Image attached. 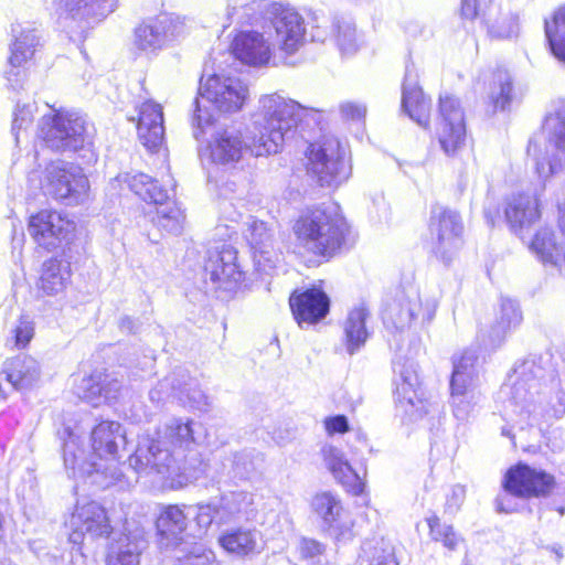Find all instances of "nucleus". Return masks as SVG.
Listing matches in <instances>:
<instances>
[{
  "label": "nucleus",
  "instance_id": "nucleus-1",
  "mask_svg": "<svg viewBox=\"0 0 565 565\" xmlns=\"http://www.w3.org/2000/svg\"><path fill=\"white\" fill-rule=\"evenodd\" d=\"M308 118L319 122L321 114L278 94L264 95L253 117L249 142L244 143L241 132L235 129L218 130L209 142L210 157L214 163L230 166L241 160L244 147L256 157L277 153L285 140L294 136L298 125Z\"/></svg>",
  "mask_w": 565,
  "mask_h": 565
},
{
  "label": "nucleus",
  "instance_id": "nucleus-2",
  "mask_svg": "<svg viewBox=\"0 0 565 565\" xmlns=\"http://www.w3.org/2000/svg\"><path fill=\"white\" fill-rule=\"evenodd\" d=\"M193 422L171 418L153 436L142 437L129 466L137 472L157 473L162 487L177 490L190 481L180 465V456L194 443Z\"/></svg>",
  "mask_w": 565,
  "mask_h": 565
},
{
  "label": "nucleus",
  "instance_id": "nucleus-3",
  "mask_svg": "<svg viewBox=\"0 0 565 565\" xmlns=\"http://www.w3.org/2000/svg\"><path fill=\"white\" fill-rule=\"evenodd\" d=\"M92 454L78 463L76 443L70 438L64 444V465L74 478L88 479L92 484L107 488L119 478L117 451L125 444V434L118 422H102L92 431Z\"/></svg>",
  "mask_w": 565,
  "mask_h": 565
},
{
  "label": "nucleus",
  "instance_id": "nucleus-4",
  "mask_svg": "<svg viewBox=\"0 0 565 565\" xmlns=\"http://www.w3.org/2000/svg\"><path fill=\"white\" fill-rule=\"evenodd\" d=\"M539 372L532 360L515 366L511 401L534 420L561 417L565 414V370L545 380L539 379Z\"/></svg>",
  "mask_w": 565,
  "mask_h": 565
},
{
  "label": "nucleus",
  "instance_id": "nucleus-5",
  "mask_svg": "<svg viewBox=\"0 0 565 565\" xmlns=\"http://www.w3.org/2000/svg\"><path fill=\"white\" fill-rule=\"evenodd\" d=\"M347 232V221L334 203L306 210L294 225L298 244L319 256H333L342 246Z\"/></svg>",
  "mask_w": 565,
  "mask_h": 565
},
{
  "label": "nucleus",
  "instance_id": "nucleus-6",
  "mask_svg": "<svg viewBox=\"0 0 565 565\" xmlns=\"http://www.w3.org/2000/svg\"><path fill=\"white\" fill-rule=\"evenodd\" d=\"M93 135V125L77 111H56L43 116L40 121L39 136L46 147L62 152L84 151L82 157L88 162L96 159L92 149Z\"/></svg>",
  "mask_w": 565,
  "mask_h": 565
},
{
  "label": "nucleus",
  "instance_id": "nucleus-7",
  "mask_svg": "<svg viewBox=\"0 0 565 565\" xmlns=\"http://www.w3.org/2000/svg\"><path fill=\"white\" fill-rule=\"evenodd\" d=\"M477 362L478 356L472 350L465 351L454 361L449 403L458 420H468L481 408L484 399L480 390Z\"/></svg>",
  "mask_w": 565,
  "mask_h": 565
},
{
  "label": "nucleus",
  "instance_id": "nucleus-8",
  "mask_svg": "<svg viewBox=\"0 0 565 565\" xmlns=\"http://www.w3.org/2000/svg\"><path fill=\"white\" fill-rule=\"evenodd\" d=\"M306 157L307 172L320 186L337 188L351 174L344 148L337 138L324 137L310 143Z\"/></svg>",
  "mask_w": 565,
  "mask_h": 565
},
{
  "label": "nucleus",
  "instance_id": "nucleus-9",
  "mask_svg": "<svg viewBox=\"0 0 565 565\" xmlns=\"http://www.w3.org/2000/svg\"><path fill=\"white\" fill-rule=\"evenodd\" d=\"M266 25L265 33L274 47L285 55L295 54L305 43L306 24L302 15L294 8L271 2L260 6Z\"/></svg>",
  "mask_w": 565,
  "mask_h": 565
},
{
  "label": "nucleus",
  "instance_id": "nucleus-10",
  "mask_svg": "<svg viewBox=\"0 0 565 565\" xmlns=\"http://www.w3.org/2000/svg\"><path fill=\"white\" fill-rule=\"evenodd\" d=\"M188 33L184 18L161 13L142 20L134 30V49L147 56H157Z\"/></svg>",
  "mask_w": 565,
  "mask_h": 565
},
{
  "label": "nucleus",
  "instance_id": "nucleus-11",
  "mask_svg": "<svg viewBox=\"0 0 565 565\" xmlns=\"http://www.w3.org/2000/svg\"><path fill=\"white\" fill-rule=\"evenodd\" d=\"M554 477L544 470L532 468L524 463L512 467L505 473L503 487L505 493L498 497L497 510L512 513L515 508L510 503V495L529 498L547 495L554 487Z\"/></svg>",
  "mask_w": 565,
  "mask_h": 565
},
{
  "label": "nucleus",
  "instance_id": "nucleus-12",
  "mask_svg": "<svg viewBox=\"0 0 565 565\" xmlns=\"http://www.w3.org/2000/svg\"><path fill=\"white\" fill-rule=\"evenodd\" d=\"M44 189L56 200L79 204L88 199L89 181L79 166L58 160L46 166Z\"/></svg>",
  "mask_w": 565,
  "mask_h": 565
},
{
  "label": "nucleus",
  "instance_id": "nucleus-13",
  "mask_svg": "<svg viewBox=\"0 0 565 565\" xmlns=\"http://www.w3.org/2000/svg\"><path fill=\"white\" fill-rule=\"evenodd\" d=\"M437 307L438 300L435 297L423 299L417 290L411 288L398 292L387 303L383 311V322L387 328L403 331L408 329L417 318L429 323L435 317Z\"/></svg>",
  "mask_w": 565,
  "mask_h": 565
},
{
  "label": "nucleus",
  "instance_id": "nucleus-14",
  "mask_svg": "<svg viewBox=\"0 0 565 565\" xmlns=\"http://www.w3.org/2000/svg\"><path fill=\"white\" fill-rule=\"evenodd\" d=\"M463 225L460 215L448 207L435 205L429 220V234L435 255L449 265L462 244Z\"/></svg>",
  "mask_w": 565,
  "mask_h": 565
},
{
  "label": "nucleus",
  "instance_id": "nucleus-15",
  "mask_svg": "<svg viewBox=\"0 0 565 565\" xmlns=\"http://www.w3.org/2000/svg\"><path fill=\"white\" fill-rule=\"evenodd\" d=\"M200 95L221 113L239 111L249 98L248 85L239 77L225 74H213L206 79L201 78Z\"/></svg>",
  "mask_w": 565,
  "mask_h": 565
},
{
  "label": "nucleus",
  "instance_id": "nucleus-16",
  "mask_svg": "<svg viewBox=\"0 0 565 565\" xmlns=\"http://www.w3.org/2000/svg\"><path fill=\"white\" fill-rule=\"evenodd\" d=\"M71 533L70 542L81 551L84 536L92 539H110L116 533L110 524L107 512L96 501L77 502L67 523Z\"/></svg>",
  "mask_w": 565,
  "mask_h": 565
},
{
  "label": "nucleus",
  "instance_id": "nucleus-17",
  "mask_svg": "<svg viewBox=\"0 0 565 565\" xmlns=\"http://www.w3.org/2000/svg\"><path fill=\"white\" fill-rule=\"evenodd\" d=\"M396 384V404L397 407L412 420H417L428 414L431 404L419 397V377L416 364L413 360L402 361L398 356L393 362Z\"/></svg>",
  "mask_w": 565,
  "mask_h": 565
},
{
  "label": "nucleus",
  "instance_id": "nucleus-18",
  "mask_svg": "<svg viewBox=\"0 0 565 565\" xmlns=\"http://www.w3.org/2000/svg\"><path fill=\"white\" fill-rule=\"evenodd\" d=\"M253 502V495L247 491H230L205 504L191 505L195 510V521L200 529L206 530L213 523L226 524L246 512Z\"/></svg>",
  "mask_w": 565,
  "mask_h": 565
},
{
  "label": "nucleus",
  "instance_id": "nucleus-19",
  "mask_svg": "<svg viewBox=\"0 0 565 565\" xmlns=\"http://www.w3.org/2000/svg\"><path fill=\"white\" fill-rule=\"evenodd\" d=\"M437 137L440 148L447 156H456L465 146L463 111L459 100L450 95H440L439 97Z\"/></svg>",
  "mask_w": 565,
  "mask_h": 565
},
{
  "label": "nucleus",
  "instance_id": "nucleus-20",
  "mask_svg": "<svg viewBox=\"0 0 565 565\" xmlns=\"http://www.w3.org/2000/svg\"><path fill=\"white\" fill-rule=\"evenodd\" d=\"M558 227L561 236L548 227L543 226L536 231L531 239L530 249L545 265H551L559 270L565 271V201L558 206Z\"/></svg>",
  "mask_w": 565,
  "mask_h": 565
},
{
  "label": "nucleus",
  "instance_id": "nucleus-21",
  "mask_svg": "<svg viewBox=\"0 0 565 565\" xmlns=\"http://www.w3.org/2000/svg\"><path fill=\"white\" fill-rule=\"evenodd\" d=\"M75 230L72 221L55 211H41L31 216L29 233L35 242L46 248L55 247L62 241H68Z\"/></svg>",
  "mask_w": 565,
  "mask_h": 565
},
{
  "label": "nucleus",
  "instance_id": "nucleus-22",
  "mask_svg": "<svg viewBox=\"0 0 565 565\" xmlns=\"http://www.w3.org/2000/svg\"><path fill=\"white\" fill-rule=\"evenodd\" d=\"M289 305L295 320L300 328L312 326L329 312V298L318 288L302 291L295 290L289 297Z\"/></svg>",
  "mask_w": 565,
  "mask_h": 565
},
{
  "label": "nucleus",
  "instance_id": "nucleus-23",
  "mask_svg": "<svg viewBox=\"0 0 565 565\" xmlns=\"http://www.w3.org/2000/svg\"><path fill=\"white\" fill-rule=\"evenodd\" d=\"M275 50L270 36L265 32L244 31L238 33L232 43L234 56L252 66L268 64Z\"/></svg>",
  "mask_w": 565,
  "mask_h": 565
},
{
  "label": "nucleus",
  "instance_id": "nucleus-24",
  "mask_svg": "<svg viewBox=\"0 0 565 565\" xmlns=\"http://www.w3.org/2000/svg\"><path fill=\"white\" fill-rule=\"evenodd\" d=\"M204 273L212 282L220 284L224 289H232L233 285L243 278V273L236 264V250L226 244L209 252Z\"/></svg>",
  "mask_w": 565,
  "mask_h": 565
},
{
  "label": "nucleus",
  "instance_id": "nucleus-25",
  "mask_svg": "<svg viewBox=\"0 0 565 565\" xmlns=\"http://www.w3.org/2000/svg\"><path fill=\"white\" fill-rule=\"evenodd\" d=\"M116 6L117 0H60L61 17L82 30L104 20Z\"/></svg>",
  "mask_w": 565,
  "mask_h": 565
},
{
  "label": "nucleus",
  "instance_id": "nucleus-26",
  "mask_svg": "<svg viewBox=\"0 0 565 565\" xmlns=\"http://www.w3.org/2000/svg\"><path fill=\"white\" fill-rule=\"evenodd\" d=\"M138 137L151 152L159 150L164 140L162 106L149 99L139 106Z\"/></svg>",
  "mask_w": 565,
  "mask_h": 565
},
{
  "label": "nucleus",
  "instance_id": "nucleus-27",
  "mask_svg": "<svg viewBox=\"0 0 565 565\" xmlns=\"http://www.w3.org/2000/svg\"><path fill=\"white\" fill-rule=\"evenodd\" d=\"M326 468L348 492L359 495L363 492L364 483L345 458L344 452L334 445L326 444L320 450Z\"/></svg>",
  "mask_w": 565,
  "mask_h": 565
},
{
  "label": "nucleus",
  "instance_id": "nucleus-28",
  "mask_svg": "<svg viewBox=\"0 0 565 565\" xmlns=\"http://www.w3.org/2000/svg\"><path fill=\"white\" fill-rule=\"evenodd\" d=\"M41 374L40 362L32 355L20 353L3 363L0 376L15 390L24 391L36 385Z\"/></svg>",
  "mask_w": 565,
  "mask_h": 565
},
{
  "label": "nucleus",
  "instance_id": "nucleus-29",
  "mask_svg": "<svg viewBox=\"0 0 565 565\" xmlns=\"http://www.w3.org/2000/svg\"><path fill=\"white\" fill-rule=\"evenodd\" d=\"M504 214L512 232L522 237L541 216L539 200L527 193L514 194L508 199Z\"/></svg>",
  "mask_w": 565,
  "mask_h": 565
},
{
  "label": "nucleus",
  "instance_id": "nucleus-30",
  "mask_svg": "<svg viewBox=\"0 0 565 565\" xmlns=\"http://www.w3.org/2000/svg\"><path fill=\"white\" fill-rule=\"evenodd\" d=\"M243 233L254 249L256 263L264 267L268 263V267H274L279 256L273 248V233L266 223L249 216Z\"/></svg>",
  "mask_w": 565,
  "mask_h": 565
},
{
  "label": "nucleus",
  "instance_id": "nucleus-31",
  "mask_svg": "<svg viewBox=\"0 0 565 565\" xmlns=\"http://www.w3.org/2000/svg\"><path fill=\"white\" fill-rule=\"evenodd\" d=\"M411 77V71L407 68L403 83L402 108L409 118L426 128L429 124L430 100L424 96L423 90Z\"/></svg>",
  "mask_w": 565,
  "mask_h": 565
},
{
  "label": "nucleus",
  "instance_id": "nucleus-32",
  "mask_svg": "<svg viewBox=\"0 0 565 565\" xmlns=\"http://www.w3.org/2000/svg\"><path fill=\"white\" fill-rule=\"evenodd\" d=\"M71 264L60 258H50L42 265L39 288L49 296L63 292L71 282Z\"/></svg>",
  "mask_w": 565,
  "mask_h": 565
},
{
  "label": "nucleus",
  "instance_id": "nucleus-33",
  "mask_svg": "<svg viewBox=\"0 0 565 565\" xmlns=\"http://www.w3.org/2000/svg\"><path fill=\"white\" fill-rule=\"evenodd\" d=\"M221 546L228 553L237 556H248L259 553L263 548L262 535L252 529H236L227 531L218 539Z\"/></svg>",
  "mask_w": 565,
  "mask_h": 565
},
{
  "label": "nucleus",
  "instance_id": "nucleus-34",
  "mask_svg": "<svg viewBox=\"0 0 565 565\" xmlns=\"http://www.w3.org/2000/svg\"><path fill=\"white\" fill-rule=\"evenodd\" d=\"M522 321V313L514 300L502 299L500 311L493 326H491L487 343L492 347H499L505 339L508 332L518 327Z\"/></svg>",
  "mask_w": 565,
  "mask_h": 565
},
{
  "label": "nucleus",
  "instance_id": "nucleus-35",
  "mask_svg": "<svg viewBox=\"0 0 565 565\" xmlns=\"http://www.w3.org/2000/svg\"><path fill=\"white\" fill-rule=\"evenodd\" d=\"M116 181L126 183L127 186L146 202L160 204L169 200V191L160 185L151 177L145 173H124Z\"/></svg>",
  "mask_w": 565,
  "mask_h": 565
},
{
  "label": "nucleus",
  "instance_id": "nucleus-36",
  "mask_svg": "<svg viewBox=\"0 0 565 565\" xmlns=\"http://www.w3.org/2000/svg\"><path fill=\"white\" fill-rule=\"evenodd\" d=\"M367 317L369 312L361 306L352 309L344 321V344L350 355L358 352L369 338V331L365 326Z\"/></svg>",
  "mask_w": 565,
  "mask_h": 565
},
{
  "label": "nucleus",
  "instance_id": "nucleus-37",
  "mask_svg": "<svg viewBox=\"0 0 565 565\" xmlns=\"http://www.w3.org/2000/svg\"><path fill=\"white\" fill-rule=\"evenodd\" d=\"M12 32L14 41L10 49L9 63L15 68L33 57L36 46L40 44V36L38 30L32 28L18 26L13 28Z\"/></svg>",
  "mask_w": 565,
  "mask_h": 565
},
{
  "label": "nucleus",
  "instance_id": "nucleus-38",
  "mask_svg": "<svg viewBox=\"0 0 565 565\" xmlns=\"http://www.w3.org/2000/svg\"><path fill=\"white\" fill-rule=\"evenodd\" d=\"M188 508L186 514L179 505H168L162 509L157 519V530L162 540H178L186 529L189 514L195 515V510Z\"/></svg>",
  "mask_w": 565,
  "mask_h": 565
},
{
  "label": "nucleus",
  "instance_id": "nucleus-39",
  "mask_svg": "<svg viewBox=\"0 0 565 565\" xmlns=\"http://www.w3.org/2000/svg\"><path fill=\"white\" fill-rule=\"evenodd\" d=\"M138 543L126 534L114 533L107 552V565H139Z\"/></svg>",
  "mask_w": 565,
  "mask_h": 565
},
{
  "label": "nucleus",
  "instance_id": "nucleus-40",
  "mask_svg": "<svg viewBox=\"0 0 565 565\" xmlns=\"http://www.w3.org/2000/svg\"><path fill=\"white\" fill-rule=\"evenodd\" d=\"M542 129L548 143L565 154V103L545 116Z\"/></svg>",
  "mask_w": 565,
  "mask_h": 565
},
{
  "label": "nucleus",
  "instance_id": "nucleus-41",
  "mask_svg": "<svg viewBox=\"0 0 565 565\" xmlns=\"http://www.w3.org/2000/svg\"><path fill=\"white\" fill-rule=\"evenodd\" d=\"M263 463V454L256 450H243L234 454L228 475L233 479L250 480L259 472Z\"/></svg>",
  "mask_w": 565,
  "mask_h": 565
},
{
  "label": "nucleus",
  "instance_id": "nucleus-42",
  "mask_svg": "<svg viewBox=\"0 0 565 565\" xmlns=\"http://www.w3.org/2000/svg\"><path fill=\"white\" fill-rule=\"evenodd\" d=\"M166 561L173 565H203L201 547L183 541L170 540L166 543Z\"/></svg>",
  "mask_w": 565,
  "mask_h": 565
},
{
  "label": "nucleus",
  "instance_id": "nucleus-43",
  "mask_svg": "<svg viewBox=\"0 0 565 565\" xmlns=\"http://www.w3.org/2000/svg\"><path fill=\"white\" fill-rule=\"evenodd\" d=\"M177 402L182 406L206 412L210 406L209 397L200 388L195 379H192L186 372V377H182Z\"/></svg>",
  "mask_w": 565,
  "mask_h": 565
},
{
  "label": "nucleus",
  "instance_id": "nucleus-44",
  "mask_svg": "<svg viewBox=\"0 0 565 565\" xmlns=\"http://www.w3.org/2000/svg\"><path fill=\"white\" fill-rule=\"evenodd\" d=\"M545 34L554 56L565 63V7L558 9L551 21L545 22Z\"/></svg>",
  "mask_w": 565,
  "mask_h": 565
},
{
  "label": "nucleus",
  "instance_id": "nucleus-45",
  "mask_svg": "<svg viewBox=\"0 0 565 565\" xmlns=\"http://www.w3.org/2000/svg\"><path fill=\"white\" fill-rule=\"evenodd\" d=\"M360 558L367 565H398L393 546L383 539L364 542Z\"/></svg>",
  "mask_w": 565,
  "mask_h": 565
},
{
  "label": "nucleus",
  "instance_id": "nucleus-46",
  "mask_svg": "<svg viewBox=\"0 0 565 565\" xmlns=\"http://www.w3.org/2000/svg\"><path fill=\"white\" fill-rule=\"evenodd\" d=\"M182 377H186L185 370L178 369L173 371L150 390L149 399L156 406H161L170 399L177 401V393H179Z\"/></svg>",
  "mask_w": 565,
  "mask_h": 565
},
{
  "label": "nucleus",
  "instance_id": "nucleus-47",
  "mask_svg": "<svg viewBox=\"0 0 565 565\" xmlns=\"http://www.w3.org/2000/svg\"><path fill=\"white\" fill-rule=\"evenodd\" d=\"M311 507L315 513L322 520L324 529L338 521L341 513L344 512L340 499L331 492L316 494Z\"/></svg>",
  "mask_w": 565,
  "mask_h": 565
},
{
  "label": "nucleus",
  "instance_id": "nucleus-48",
  "mask_svg": "<svg viewBox=\"0 0 565 565\" xmlns=\"http://www.w3.org/2000/svg\"><path fill=\"white\" fill-rule=\"evenodd\" d=\"M513 97L512 77L507 71L499 70L493 74L489 98L493 109L504 110Z\"/></svg>",
  "mask_w": 565,
  "mask_h": 565
},
{
  "label": "nucleus",
  "instance_id": "nucleus-49",
  "mask_svg": "<svg viewBox=\"0 0 565 565\" xmlns=\"http://www.w3.org/2000/svg\"><path fill=\"white\" fill-rule=\"evenodd\" d=\"M157 205L156 217H153L154 225L168 233L179 234L184 222L182 210L174 202H168V200Z\"/></svg>",
  "mask_w": 565,
  "mask_h": 565
},
{
  "label": "nucleus",
  "instance_id": "nucleus-50",
  "mask_svg": "<svg viewBox=\"0 0 565 565\" xmlns=\"http://www.w3.org/2000/svg\"><path fill=\"white\" fill-rule=\"evenodd\" d=\"M220 223L215 227V237L221 241L231 239L237 234L239 222L243 217L236 205L230 200H223L220 205Z\"/></svg>",
  "mask_w": 565,
  "mask_h": 565
},
{
  "label": "nucleus",
  "instance_id": "nucleus-51",
  "mask_svg": "<svg viewBox=\"0 0 565 565\" xmlns=\"http://www.w3.org/2000/svg\"><path fill=\"white\" fill-rule=\"evenodd\" d=\"M104 372L95 371L81 380L76 386L77 396L93 406L103 403Z\"/></svg>",
  "mask_w": 565,
  "mask_h": 565
},
{
  "label": "nucleus",
  "instance_id": "nucleus-52",
  "mask_svg": "<svg viewBox=\"0 0 565 565\" xmlns=\"http://www.w3.org/2000/svg\"><path fill=\"white\" fill-rule=\"evenodd\" d=\"M426 521L431 540L443 543L449 551L457 548L460 537L455 533L451 525L441 523L437 515H431Z\"/></svg>",
  "mask_w": 565,
  "mask_h": 565
},
{
  "label": "nucleus",
  "instance_id": "nucleus-53",
  "mask_svg": "<svg viewBox=\"0 0 565 565\" xmlns=\"http://www.w3.org/2000/svg\"><path fill=\"white\" fill-rule=\"evenodd\" d=\"M527 153L533 156L536 162V172L542 179H548L562 169L561 161L551 159L543 153L536 140L532 139L527 146Z\"/></svg>",
  "mask_w": 565,
  "mask_h": 565
},
{
  "label": "nucleus",
  "instance_id": "nucleus-54",
  "mask_svg": "<svg viewBox=\"0 0 565 565\" xmlns=\"http://www.w3.org/2000/svg\"><path fill=\"white\" fill-rule=\"evenodd\" d=\"M35 111L36 104L34 102L17 103L12 120V132L17 141L19 140V132L26 131L32 126Z\"/></svg>",
  "mask_w": 565,
  "mask_h": 565
},
{
  "label": "nucleus",
  "instance_id": "nucleus-55",
  "mask_svg": "<svg viewBox=\"0 0 565 565\" xmlns=\"http://www.w3.org/2000/svg\"><path fill=\"white\" fill-rule=\"evenodd\" d=\"M337 43L343 54L354 53L358 49L355 28L349 21H342L337 24Z\"/></svg>",
  "mask_w": 565,
  "mask_h": 565
},
{
  "label": "nucleus",
  "instance_id": "nucleus-56",
  "mask_svg": "<svg viewBox=\"0 0 565 565\" xmlns=\"http://www.w3.org/2000/svg\"><path fill=\"white\" fill-rule=\"evenodd\" d=\"M518 19L512 14H505L489 25V33L497 39H510L518 33Z\"/></svg>",
  "mask_w": 565,
  "mask_h": 565
},
{
  "label": "nucleus",
  "instance_id": "nucleus-57",
  "mask_svg": "<svg viewBox=\"0 0 565 565\" xmlns=\"http://www.w3.org/2000/svg\"><path fill=\"white\" fill-rule=\"evenodd\" d=\"M11 332L14 339V347L23 349L34 337V322L28 316H21Z\"/></svg>",
  "mask_w": 565,
  "mask_h": 565
},
{
  "label": "nucleus",
  "instance_id": "nucleus-58",
  "mask_svg": "<svg viewBox=\"0 0 565 565\" xmlns=\"http://www.w3.org/2000/svg\"><path fill=\"white\" fill-rule=\"evenodd\" d=\"M324 530L335 541L345 542L353 537V521L342 512L339 520L327 526Z\"/></svg>",
  "mask_w": 565,
  "mask_h": 565
},
{
  "label": "nucleus",
  "instance_id": "nucleus-59",
  "mask_svg": "<svg viewBox=\"0 0 565 565\" xmlns=\"http://www.w3.org/2000/svg\"><path fill=\"white\" fill-rule=\"evenodd\" d=\"M196 109L193 116V136L196 140L201 138V136L207 132V129L211 128L214 124V116L211 115L207 110L202 109L200 102L196 99Z\"/></svg>",
  "mask_w": 565,
  "mask_h": 565
},
{
  "label": "nucleus",
  "instance_id": "nucleus-60",
  "mask_svg": "<svg viewBox=\"0 0 565 565\" xmlns=\"http://www.w3.org/2000/svg\"><path fill=\"white\" fill-rule=\"evenodd\" d=\"M339 110L343 119L352 121H361L366 115V106L359 102H343L340 104Z\"/></svg>",
  "mask_w": 565,
  "mask_h": 565
},
{
  "label": "nucleus",
  "instance_id": "nucleus-61",
  "mask_svg": "<svg viewBox=\"0 0 565 565\" xmlns=\"http://www.w3.org/2000/svg\"><path fill=\"white\" fill-rule=\"evenodd\" d=\"M466 498V489L460 484H456L451 488L446 499L445 512L455 514L459 511Z\"/></svg>",
  "mask_w": 565,
  "mask_h": 565
},
{
  "label": "nucleus",
  "instance_id": "nucleus-62",
  "mask_svg": "<svg viewBox=\"0 0 565 565\" xmlns=\"http://www.w3.org/2000/svg\"><path fill=\"white\" fill-rule=\"evenodd\" d=\"M323 426L329 436H333L335 434H344L350 429L349 420L344 415L326 417L323 420Z\"/></svg>",
  "mask_w": 565,
  "mask_h": 565
},
{
  "label": "nucleus",
  "instance_id": "nucleus-63",
  "mask_svg": "<svg viewBox=\"0 0 565 565\" xmlns=\"http://www.w3.org/2000/svg\"><path fill=\"white\" fill-rule=\"evenodd\" d=\"M121 388V381L114 374L104 372L103 402L116 399Z\"/></svg>",
  "mask_w": 565,
  "mask_h": 565
},
{
  "label": "nucleus",
  "instance_id": "nucleus-64",
  "mask_svg": "<svg viewBox=\"0 0 565 565\" xmlns=\"http://www.w3.org/2000/svg\"><path fill=\"white\" fill-rule=\"evenodd\" d=\"M324 552V545L312 539H302L299 543V553L303 558L315 559Z\"/></svg>",
  "mask_w": 565,
  "mask_h": 565
}]
</instances>
